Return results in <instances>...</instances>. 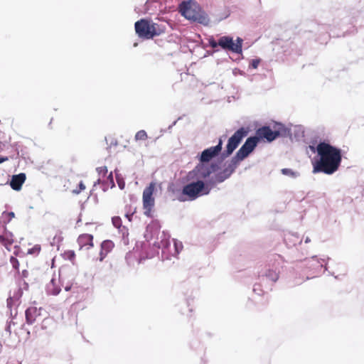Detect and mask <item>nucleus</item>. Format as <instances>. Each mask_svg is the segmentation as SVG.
<instances>
[{"mask_svg": "<svg viewBox=\"0 0 364 364\" xmlns=\"http://www.w3.org/2000/svg\"><path fill=\"white\" fill-rule=\"evenodd\" d=\"M112 222L113 225L117 228H119L122 225V220H121L120 217H119V216L113 217L112 218Z\"/></svg>", "mask_w": 364, "mask_h": 364, "instance_id": "obj_27", "label": "nucleus"}, {"mask_svg": "<svg viewBox=\"0 0 364 364\" xmlns=\"http://www.w3.org/2000/svg\"><path fill=\"white\" fill-rule=\"evenodd\" d=\"M324 269H325V270H327V269H328V268H327V266H326V265H325V266H324Z\"/></svg>", "mask_w": 364, "mask_h": 364, "instance_id": "obj_47", "label": "nucleus"}, {"mask_svg": "<svg viewBox=\"0 0 364 364\" xmlns=\"http://www.w3.org/2000/svg\"><path fill=\"white\" fill-rule=\"evenodd\" d=\"M68 254V259H70V260H71L72 259H73V258H74V257H75V253H74V252H73V251H70Z\"/></svg>", "mask_w": 364, "mask_h": 364, "instance_id": "obj_37", "label": "nucleus"}, {"mask_svg": "<svg viewBox=\"0 0 364 364\" xmlns=\"http://www.w3.org/2000/svg\"><path fill=\"white\" fill-rule=\"evenodd\" d=\"M274 131H275L277 139L278 137H290L291 136V129L282 123H275Z\"/></svg>", "mask_w": 364, "mask_h": 364, "instance_id": "obj_17", "label": "nucleus"}, {"mask_svg": "<svg viewBox=\"0 0 364 364\" xmlns=\"http://www.w3.org/2000/svg\"><path fill=\"white\" fill-rule=\"evenodd\" d=\"M136 33L139 38L144 39L151 38V23L147 18H141L134 23Z\"/></svg>", "mask_w": 364, "mask_h": 364, "instance_id": "obj_11", "label": "nucleus"}, {"mask_svg": "<svg viewBox=\"0 0 364 364\" xmlns=\"http://www.w3.org/2000/svg\"><path fill=\"white\" fill-rule=\"evenodd\" d=\"M71 288H72V285H70V284H67V285L65 287V290L66 291H70V290L71 289Z\"/></svg>", "mask_w": 364, "mask_h": 364, "instance_id": "obj_41", "label": "nucleus"}, {"mask_svg": "<svg viewBox=\"0 0 364 364\" xmlns=\"http://www.w3.org/2000/svg\"><path fill=\"white\" fill-rule=\"evenodd\" d=\"M181 119V117H178L176 121H174V122H173L171 125H169V126H168V131H171V129H172V127H173V126H175V125L176 124L177 122H178V120H180Z\"/></svg>", "mask_w": 364, "mask_h": 364, "instance_id": "obj_36", "label": "nucleus"}, {"mask_svg": "<svg viewBox=\"0 0 364 364\" xmlns=\"http://www.w3.org/2000/svg\"><path fill=\"white\" fill-rule=\"evenodd\" d=\"M250 129L248 127H242L239 128L228 140L225 150L220 154L221 160L230 156L237 148L242 139L247 136Z\"/></svg>", "mask_w": 364, "mask_h": 364, "instance_id": "obj_6", "label": "nucleus"}, {"mask_svg": "<svg viewBox=\"0 0 364 364\" xmlns=\"http://www.w3.org/2000/svg\"><path fill=\"white\" fill-rule=\"evenodd\" d=\"M238 165L239 164L232 158L231 160L228 162L227 166L222 171L218 172L213 176L208 179L211 188L213 189L217 184L221 183L229 178L235 172Z\"/></svg>", "mask_w": 364, "mask_h": 364, "instance_id": "obj_7", "label": "nucleus"}, {"mask_svg": "<svg viewBox=\"0 0 364 364\" xmlns=\"http://www.w3.org/2000/svg\"><path fill=\"white\" fill-rule=\"evenodd\" d=\"M12 243H13V240H9V245H11Z\"/></svg>", "mask_w": 364, "mask_h": 364, "instance_id": "obj_46", "label": "nucleus"}, {"mask_svg": "<svg viewBox=\"0 0 364 364\" xmlns=\"http://www.w3.org/2000/svg\"><path fill=\"white\" fill-rule=\"evenodd\" d=\"M305 243H309L311 242V240L309 237H306L304 240Z\"/></svg>", "mask_w": 364, "mask_h": 364, "instance_id": "obj_44", "label": "nucleus"}, {"mask_svg": "<svg viewBox=\"0 0 364 364\" xmlns=\"http://www.w3.org/2000/svg\"><path fill=\"white\" fill-rule=\"evenodd\" d=\"M242 43L243 39L242 38L237 37L235 42L233 38L230 36H220L218 43L222 49L236 54H242Z\"/></svg>", "mask_w": 364, "mask_h": 364, "instance_id": "obj_9", "label": "nucleus"}, {"mask_svg": "<svg viewBox=\"0 0 364 364\" xmlns=\"http://www.w3.org/2000/svg\"><path fill=\"white\" fill-rule=\"evenodd\" d=\"M281 173L283 175L287 176L293 179L297 178L301 176L300 172L289 168H282L281 170Z\"/></svg>", "mask_w": 364, "mask_h": 364, "instance_id": "obj_24", "label": "nucleus"}, {"mask_svg": "<svg viewBox=\"0 0 364 364\" xmlns=\"http://www.w3.org/2000/svg\"><path fill=\"white\" fill-rule=\"evenodd\" d=\"M3 214H6L8 216H9V218L7 220V223H9L11 221V220L15 217V214L14 212H9V213H6V212H4Z\"/></svg>", "mask_w": 364, "mask_h": 364, "instance_id": "obj_34", "label": "nucleus"}, {"mask_svg": "<svg viewBox=\"0 0 364 364\" xmlns=\"http://www.w3.org/2000/svg\"><path fill=\"white\" fill-rule=\"evenodd\" d=\"M118 185L120 189H123L124 188V183H119L118 182Z\"/></svg>", "mask_w": 364, "mask_h": 364, "instance_id": "obj_43", "label": "nucleus"}, {"mask_svg": "<svg viewBox=\"0 0 364 364\" xmlns=\"http://www.w3.org/2000/svg\"><path fill=\"white\" fill-rule=\"evenodd\" d=\"M6 331L11 333V323L7 324L6 327Z\"/></svg>", "mask_w": 364, "mask_h": 364, "instance_id": "obj_42", "label": "nucleus"}, {"mask_svg": "<svg viewBox=\"0 0 364 364\" xmlns=\"http://www.w3.org/2000/svg\"><path fill=\"white\" fill-rule=\"evenodd\" d=\"M219 168L220 166L217 163L206 164L199 161L195 168L187 173L186 179L206 181L211 178L210 175Z\"/></svg>", "mask_w": 364, "mask_h": 364, "instance_id": "obj_5", "label": "nucleus"}, {"mask_svg": "<svg viewBox=\"0 0 364 364\" xmlns=\"http://www.w3.org/2000/svg\"><path fill=\"white\" fill-rule=\"evenodd\" d=\"M8 160V157L6 156H0V164H2L3 162Z\"/></svg>", "mask_w": 364, "mask_h": 364, "instance_id": "obj_38", "label": "nucleus"}, {"mask_svg": "<svg viewBox=\"0 0 364 364\" xmlns=\"http://www.w3.org/2000/svg\"><path fill=\"white\" fill-rule=\"evenodd\" d=\"M154 191V183H151L143 191V206L145 209L144 214L149 215L151 208L154 205L153 193Z\"/></svg>", "mask_w": 364, "mask_h": 364, "instance_id": "obj_13", "label": "nucleus"}, {"mask_svg": "<svg viewBox=\"0 0 364 364\" xmlns=\"http://www.w3.org/2000/svg\"><path fill=\"white\" fill-rule=\"evenodd\" d=\"M309 147L312 152L317 154L312 164L314 173L332 175L339 169L342 161V151L340 148L326 141H320L316 146L309 145Z\"/></svg>", "mask_w": 364, "mask_h": 364, "instance_id": "obj_1", "label": "nucleus"}, {"mask_svg": "<svg viewBox=\"0 0 364 364\" xmlns=\"http://www.w3.org/2000/svg\"><path fill=\"white\" fill-rule=\"evenodd\" d=\"M10 262L12 264V267H14V269H18L19 262L16 257L11 256L10 258Z\"/></svg>", "mask_w": 364, "mask_h": 364, "instance_id": "obj_30", "label": "nucleus"}, {"mask_svg": "<svg viewBox=\"0 0 364 364\" xmlns=\"http://www.w3.org/2000/svg\"><path fill=\"white\" fill-rule=\"evenodd\" d=\"M26 179V176L24 173L13 175L10 180L9 185L13 190L18 191L21 189Z\"/></svg>", "mask_w": 364, "mask_h": 364, "instance_id": "obj_16", "label": "nucleus"}, {"mask_svg": "<svg viewBox=\"0 0 364 364\" xmlns=\"http://www.w3.org/2000/svg\"><path fill=\"white\" fill-rule=\"evenodd\" d=\"M28 275V272L27 270L22 271V277H27Z\"/></svg>", "mask_w": 364, "mask_h": 364, "instance_id": "obj_40", "label": "nucleus"}, {"mask_svg": "<svg viewBox=\"0 0 364 364\" xmlns=\"http://www.w3.org/2000/svg\"><path fill=\"white\" fill-rule=\"evenodd\" d=\"M92 240H93V236L90 234L81 235L78 237V240H77L80 245H81V246L89 245L90 247L93 246Z\"/></svg>", "mask_w": 364, "mask_h": 364, "instance_id": "obj_22", "label": "nucleus"}, {"mask_svg": "<svg viewBox=\"0 0 364 364\" xmlns=\"http://www.w3.org/2000/svg\"><path fill=\"white\" fill-rule=\"evenodd\" d=\"M258 144L259 142L255 136L247 137L232 159L239 164L255 149Z\"/></svg>", "mask_w": 364, "mask_h": 364, "instance_id": "obj_8", "label": "nucleus"}, {"mask_svg": "<svg viewBox=\"0 0 364 364\" xmlns=\"http://www.w3.org/2000/svg\"><path fill=\"white\" fill-rule=\"evenodd\" d=\"M208 43H209V46L213 49H215V50H217L216 48L218 47H220V44H218L219 39L218 41H215L213 38H211L209 39Z\"/></svg>", "mask_w": 364, "mask_h": 364, "instance_id": "obj_28", "label": "nucleus"}, {"mask_svg": "<svg viewBox=\"0 0 364 364\" xmlns=\"http://www.w3.org/2000/svg\"><path fill=\"white\" fill-rule=\"evenodd\" d=\"M187 181L190 182L182 188L181 196L179 197L181 201L194 200L199 197L208 195L212 190L208 180Z\"/></svg>", "mask_w": 364, "mask_h": 364, "instance_id": "obj_4", "label": "nucleus"}, {"mask_svg": "<svg viewBox=\"0 0 364 364\" xmlns=\"http://www.w3.org/2000/svg\"><path fill=\"white\" fill-rule=\"evenodd\" d=\"M46 291L48 294L56 296L60 291V288L56 285L55 279H52L46 287Z\"/></svg>", "mask_w": 364, "mask_h": 364, "instance_id": "obj_23", "label": "nucleus"}, {"mask_svg": "<svg viewBox=\"0 0 364 364\" xmlns=\"http://www.w3.org/2000/svg\"><path fill=\"white\" fill-rule=\"evenodd\" d=\"M0 241H1V242H4V237L3 235H0Z\"/></svg>", "mask_w": 364, "mask_h": 364, "instance_id": "obj_45", "label": "nucleus"}, {"mask_svg": "<svg viewBox=\"0 0 364 364\" xmlns=\"http://www.w3.org/2000/svg\"><path fill=\"white\" fill-rule=\"evenodd\" d=\"M330 257H327L326 258H321L317 259V256H313L310 259H305L306 265L307 268H309L311 271H312V276L311 277H315L316 274H318L321 270L322 267H323L322 264V262H325L326 260H329Z\"/></svg>", "mask_w": 364, "mask_h": 364, "instance_id": "obj_14", "label": "nucleus"}, {"mask_svg": "<svg viewBox=\"0 0 364 364\" xmlns=\"http://www.w3.org/2000/svg\"><path fill=\"white\" fill-rule=\"evenodd\" d=\"M223 141L219 139L218 144L209 148L205 149L199 155L198 161L202 163L210 164V162L215 157L220 156L222 153V147Z\"/></svg>", "mask_w": 364, "mask_h": 364, "instance_id": "obj_10", "label": "nucleus"}, {"mask_svg": "<svg viewBox=\"0 0 364 364\" xmlns=\"http://www.w3.org/2000/svg\"><path fill=\"white\" fill-rule=\"evenodd\" d=\"M96 170L102 177H105L108 171L106 166L98 167Z\"/></svg>", "mask_w": 364, "mask_h": 364, "instance_id": "obj_29", "label": "nucleus"}, {"mask_svg": "<svg viewBox=\"0 0 364 364\" xmlns=\"http://www.w3.org/2000/svg\"><path fill=\"white\" fill-rule=\"evenodd\" d=\"M21 296V289H18V293L16 295H14L13 297L10 296L9 298H8L7 299V306L8 308H11V302L13 301L14 299L18 300Z\"/></svg>", "mask_w": 364, "mask_h": 364, "instance_id": "obj_26", "label": "nucleus"}, {"mask_svg": "<svg viewBox=\"0 0 364 364\" xmlns=\"http://www.w3.org/2000/svg\"><path fill=\"white\" fill-rule=\"evenodd\" d=\"M284 241L288 247H294L297 244L300 245L302 240L300 239L297 233H288L284 236Z\"/></svg>", "mask_w": 364, "mask_h": 364, "instance_id": "obj_19", "label": "nucleus"}, {"mask_svg": "<svg viewBox=\"0 0 364 364\" xmlns=\"http://www.w3.org/2000/svg\"><path fill=\"white\" fill-rule=\"evenodd\" d=\"M282 264L283 260L280 255H273L268 260L265 268L258 273V279L264 284L266 289H269L272 284L278 280L280 269L283 267ZM261 286H263V284H255L253 291L260 295L264 291V289H260Z\"/></svg>", "mask_w": 364, "mask_h": 364, "instance_id": "obj_2", "label": "nucleus"}, {"mask_svg": "<svg viewBox=\"0 0 364 364\" xmlns=\"http://www.w3.org/2000/svg\"><path fill=\"white\" fill-rule=\"evenodd\" d=\"M174 247H175L176 252L178 254L183 247L182 243L181 242L178 243L176 241H174Z\"/></svg>", "mask_w": 364, "mask_h": 364, "instance_id": "obj_33", "label": "nucleus"}, {"mask_svg": "<svg viewBox=\"0 0 364 364\" xmlns=\"http://www.w3.org/2000/svg\"><path fill=\"white\" fill-rule=\"evenodd\" d=\"M188 311H189L190 312H191V311H193V309H192L191 308H189V309H188Z\"/></svg>", "mask_w": 364, "mask_h": 364, "instance_id": "obj_48", "label": "nucleus"}, {"mask_svg": "<svg viewBox=\"0 0 364 364\" xmlns=\"http://www.w3.org/2000/svg\"><path fill=\"white\" fill-rule=\"evenodd\" d=\"M147 138V134L144 130H140L135 135V140H145Z\"/></svg>", "mask_w": 364, "mask_h": 364, "instance_id": "obj_25", "label": "nucleus"}, {"mask_svg": "<svg viewBox=\"0 0 364 364\" xmlns=\"http://www.w3.org/2000/svg\"><path fill=\"white\" fill-rule=\"evenodd\" d=\"M151 38L155 36H160L161 34L166 32V26L165 24H159L158 23L152 22L151 23Z\"/></svg>", "mask_w": 364, "mask_h": 364, "instance_id": "obj_21", "label": "nucleus"}, {"mask_svg": "<svg viewBox=\"0 0 364 364\" xmlns=\"http://www.w3.org/2000/svg\"><path fill=\"white\" fill-rule=\"evenodd\" d=\"M114 246V245L113 242L109 240H105L101 243V250L100 253V261H102L104 259L107 255L112 250Z\"/></svg>", "mask_w": 364, "mask_h": 364, "instance_id": "obj_20", "label": "nucleus"}, {"mask_svg": "<svg viewBox=\"0 0 364 364\" xmlns=\"http://www.w3.org/2000/svg\"><path fill=\"white\" fill-rule=\"evenodd\" d=\"M41 250V247L39 245H35L32 249L28 250L29 254H32L34 251L39 252Z\"/></svg>", "mask_w": 364, "mask_h": 364, "instance_id": "obj_35", "label": "nucleus"}, {"mask_svg": "<svg viewBox=\"0 0 364 364\" xmlns=\"http://www.w3.org/2000/svg\"><path fill=\"white\" fill-rule=\"evenodd\" d=\"M132 213L130 214V213H127L125 215V217L129 220V221H131L132 220Z\"/></svg>", "mask_w": 364, "mask_h": 364, "instance_id": "obj_39", "label": "nucleus"}, {"mask_svg": "<svg viewBox=\"0 0 364 364\" xmlns=\"http://www.w3.org/2000/svg\"><path fill=\"white\" fill-rule=\"evenodd\" d=\"M261 60L259 58L252 59L250 63V68L253 69L257 68Z\"/></svg>", "mask_w": 364, "mask_h": 364, "instance_id": "obj_31", "label": "nucleus"}, {"mask_svg": "<svg viewBox=\"0 0 364 364\" xmlns=\"http://www.w3.org/2000/svg\"><path fill=\"white\" fill-rule=\"evenodd\" d=\"M42 309H38L36 306H30L25 311L26 321L28 325H32L36 321V318L41 316Z\"/></svg>", "mask_w": 364, "mask_h": 364, "instance_id": "obj_15", "label": "nucleus"}, {"mask_svg": "<svg viewBox=\"0 0 364 364\" xmlns=\"http://www.w3.org/2000/svg\"><path fill=\"white\" fill-rule=\"evenodd\" d=\"M79 190H74L73 191V193H75V194H78L80 193L82 190L85 189V184L83 183L82 181H80L79 185Z\"/></svg>", "mask_w": 364, "mask_h": 364, "instance_id": "obj_32", "label": "nucleus"}, {"mask_svg": "<svg viewBox=\"0 0 364 364\" xmlns=\"http://www.w3.org/2000/svg\"><path fill=\"white\" fill-rule=\"evenodd\" d=\"M254 136L259 143L261 141H267L270 143L277 139L275 131L272 130L269 126L266 125L258 128L255 131Z\"/></svg>", "mask_w": 364, "mask_h": 364, "instance_id": "obj_12", "label": "nucleus"}, {"mask_svg": "<svg viewBox=\"0 0 364 364\" xmlns=\"http://www.w3.org/2000/svg\"><path fill=\"white\" fill-rule=\"evenodd\" d=\"M97 185L101 186V188L104 192H105L107 190L109 189V188L114 187V178L113 174L112 172L109 173V174L107 176V180L102 181L100 178H99L95 183L94 186H97Z\"/></svg>", "mask_w": 364, "mask_h": 364, "instance_id": "obj_18", "label": "nucleus"}, {"mask_svg": "<svg viewBox=\"0 0 364 364\" xmlns=\"http://www.w3.org/2000/svg\"><path fill=\"white\" fill-rule=\"evenodd\" d=\"M179 13L188 20L207 26L210 22L208 14L194 0L183 1L178 6Z\"/></svg>", "mask_w": 364, "mask_h": 364, "instance_id": "obj_3", "label": "nucleus"}]
</instances>
